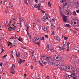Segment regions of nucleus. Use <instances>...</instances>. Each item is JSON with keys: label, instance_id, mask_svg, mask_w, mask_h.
<instances>
[{"label": "nucleus", "instance_id": "13d9d810", "mask_svg": "<svg viewBox=\"0 0 79 79\" xmlns=\"http://www.w3.org/2000/svg\"><path fill=\"white\" fill-rule=\"evenodd\" d=\"M47 79H49V76H47Z\"/></svg>", "mask_w": 79, "mask_h": 79}, {"label": "nucleus", "instance_id": "72a5a7b5", "mask_svg": "<svg viewBox=\"0 0 79 79\" xmlns=\"http://www.w3.org/2000/svg\"><path fill=\"white\" fill-rule=\"evenodd\" d=\"M73 15H74V16H76V11H74L73 12Z\"/></svg>", "mask_w": 79, "mask_h": 79}, {"label": "nucleus", "instance_id": "774afa93", "mask_svg": "<svg viewBox=\"0 0 79 79\" xmlns=\"http://www.w3.org/2000/svg\"><path fill=\"white\" fill-rule=\"evenodd\" d=\"M73 79H77V78L76 77H73Z\"/></svg>", "mask_w": 79, "mask_h": 79}, {"label": "nucleus", "instance_id": "9d476101", "mask_svg": "<svg viewBox=\"0 0 79 79\" xmlns=\"http://www.w3.org/2000/svg\"><path fill=\"white\" fill-rule=\"evenodd\" d=\"M67 57H66V55L64 54L62 56V57L63 59L64 60H65V59H66V58Z\"/></svg>", "mask_w": 79, "mask_h": 79}, {"label": "nucleus", "instance_id": "c85d7f7f", "mask_svg": "<svg viewBox=\"0 0 79 79\" xmlns=\"http://www.w3.org/2000/svg\"><path fill=\"white\" fill-rule=\"evenodd\" d=\"M35 44H37L38 45H39L40 46V42H38L37 43H35Z\"/></svg>", "mask_w": 79, "mask_h": 79}, {"label": "nucleus", "instance_id": "1a4fd4ad", "mask_svg": "<svg viewBox=\"0 0 79 79\" xmlns=\"http://www.w3.org/2000/svg\"><path fill=\"white\" fill-rule=\"evenodd\" d=\"M8 46H10H10H11V47H12L13 46H15V45H13V43L10 42H9V43H8Z\"/></svg>", "mask_w": 79, "mask_h": 79}, {"label": "nucleus", "instance_id": "7ed1b4c3", "mask_svg": "<svg viewBox=\"0 0 79 79\" xmlns=\"http://www.w3.org/2000/svg\"><path fill=\"white\" fill-rule=\"evenodd\" d=\"M43 57H44V59L46 61H49L52 60V58H51V57L49 58V57H47V56H43Z\"/></svg>", "mask_w": 79, "mask_h": 79}, {"label": "nucleus", "instance_id": "680f3d73", "mask_svg": "<svg viewBox=\"0 0 79 79\" xmlns=\"http://www.w3.org/2000/svg\"><path fill=\"white\" fill-rule=\"evenodd\" d=\"M35 2L36 3H38V1H37V0H35Z\"/></svg>", "mask_w": 79, "mask_h": 79}, {"label": "nucleus", "instance_id": "423d86ee", "mask_svg": "<svg viewBox=\"0 0 79 79\" xmlns=\"http://www.w3.org/2000/svg\"><path fill=\"white\" fill-rule=\"evenodd\" d=\"M49 61V63L50 65H53L54 62L53 60H48Z\"/></svg>", "mask_w": 79, "mask_h": 79}, {"label": "nucleus", "instance_id": "7c9ffc66", "mask_svg": "<svg viewBox=\"0 0 79 79\" xmlns=\"http://www.w3.org/2000/svg\"><path fill=\"white\" fill-rule=\"evenodd\" d=\"M54 28V26H53V25H52L51 26V29H52V30H53V29Z\"/></svg>", "mask_w": 79, "mask_h": 79}, {"label": "nucleus", "instance_id": "3c124183", "mask_svg": "<svg viewBox=\"0 0 79 79\" xmlns=\"http://www.w3.org/2000/svg\"><path fill=\"white\" fill-rule=\"evenodd\" d=\"M41 11H42V13H44H44H45V12L43 11L42 10H41Z\"/></svg>", "mask_w": 79, "mask_h": 79}, {"label": "nucleus", "instance_id": "5fc2aeb1", "mask_svg": "<svg viewBox=\"0 0 79 79\" xmlns=\"http://www.w3.org/2000/svg\"><path fill=\"white\" fill-rule=\"evenodd\" d=\"M3 51H4V49H2L1 52V53H3Z\"/></svg>", "mask_w": 79, "mask_h": 79}, {"label": "nucleus", "instance_id": "c756f323", "mask_svg": "<svg viewBox=\"0 0 79 79\" xmlns=\"http://www.w3.org/2000/svg\"><path fill=\"white\" fill-rule=\"evenodd\" d=\"M59 39H60V38L59 37H57L56 38L55 40H58Z\"/></svg>", "mask_w": 79, "mask_h": 79}, {"label": "nucleus", "instance_id": "9b49d317", "mask_svg": "<svg viewBox=\"0 0 79 79\" xmlns=\"http://www.w3.org/2000/svg\"><path fill=\"white\" fill-rule=\"evenodd\" d=\"M16 56L17 57L19 58V57H20V53L19 52H17Z\"/></svg>", "mask_w": 79, "mask_h": 79}, {"label": "nucleus", "instance_id": "0eeeda50", "mask_svg": "<svg viewBox=\"0 0 79 79\" xmlns=\"http://www.w3.org/2000/svg\"><path fill=\"white\" fill-rule=\"evenodd\" d=\"M19 59L20 60H18V62L19 63V64H21V63L24 62H25V60H22L21 59L19 58Z\"/></svg>", "mask_w": 79, "mask_h": 79}, {"label": "nucleus", "instance_id": "bb28decb", "mask_svg": "<svg viewBox=\"0 0 79 79\" xmlns=\"http://www.w3.org/2000/svg\"><path fill=\"white\" fill-rule=\"evenodd\" d=\"M10 29H12V27H11V26L10 27H9L8 28L9 31H11V30H10Z\"/></svg>", "mask_w": 79, "mask_h": 79}, {"label": "nucleus", "instance_id": "a878e982", "mask_svg": "<svg viewBox=\"0 0 79 79\" xmlns=\"http://www.w3.org/2000/svg\"><path fill=\"white\" fill-rule=\"evenodd\" d=\"M19 24L20 25H19V27H21V21L19 22Z\"/></svg>", "mask_w": 79, "mask_h": 79}, {"label": "nucleus", "instance_id": "cd10ccee", "mask_svg": "<svg viewBox=\"0 0 79 79\" xmlns=\"http://www.w3.org/2000/svg\"><path fill=\"white\" fill-rule=\"evenodd\" d=\"M34 8H38V6L37 5H35Z\"/></svg>", "mask_w": 79, "mask_h": 79}, {"label": "nucleus", "instance_id": "69168bd1", "mask_svg": "<svg viewBox=\"0 0 79 79\" xmlns=\"http://www.w3.org/2000/svg\"><path fill=\"white\" fill-rule=\"evenodd\" d=\"M2 71H3V70L1 69L0 70V73H2Z\"/></svg>", "mask_w": 79, "mask_h": 79}, {"label": "nucleus", "instance_id": "ea45409f", "mask_svg": "<svg viewBox=\"0 0 79 79\" xmlns=\"http://www.w3.org/2000/svg\"><path fill=\"white\" fill-rule=\"evenodd\" d=\"M26 31H27V34L28 35H29V32H28V31H27V29H26Z\"/></svg>", "mask_w": 79, "mask_h": 79}, {"label": "nucleus", "instance_id": "c03bdc74", "mask_svg": "<svg viewBox=\"0 0 79 79\" xmlns=\"http://www.w3.org/2000/svg\"><path fill=\"white\" fill-rule=\"evenodd\" d=\"M45 37L46 39H48V35H45Z\"/></svg>", "mask_w": 79, "mask_h": 79}, {"label": "nucleus", "instance_id": "a19ab883", "mask_svg": "<svg viewBox=\"0 0 79 79\" xmlns=\"http://www.w3.org/2000/svg\"><path fill=\"white\" fill-rule=\"evenodd\" d=\"M59 48L60 49V50H63V48H61V47H59Z\"/></svg>", "mask_w": 79, "mask_h": 79}, {"label": "nucleus", "instance_id": "f8f14e48", "mask_svg": "<svg viewBox=\"0 0 79 79\" xmlns=\"http://www.w3.org/2000/svg\"><path fill=\"white\" fill-rule=\"evenodd\" d=\"M54 66L56 67V66H58V62H55L54 63Z\"/></svg>", "mask_w": 79, "mask_h": 79}, {"label": "nucleus", "instance_id": "e2e57ef3", "mask_svg": "<svg viewBox=\"0 0 79 79\" xmlns=\"http://www.w3.org/2000/svg\"><path fill=\"white\" fill-rule=\"evenodd\" d=\"M22 48H23V49H25V50H26V48L25 47H22Z\"/></svg>", "mask_w": 79, "mask_h": 79}, {"label": "nucleus", "instance_id": "5701e85b", "mask_svg": "<svg viewBox=\"0 0 79 79\" xmlns=\"http://www.w3.org/2000/svg\"><path fill=\"white\" fill-rule=\"evenodd\" d=\"M65 44H64L63 46H62V48L63 49V50H64V49H65Z\"/></svg>", "mask_w": 79, "mask_h": 79}, {"label": "nucleus", "instance_id": "4be33fe9", "mask_svg": "<svg viewBox=\"0 0 79 79\" xmlns=\"http://www.w3.org/2000/svg\"><path fill=\"white\" fill-rule=\"evenodd\" d=\"M75 57H76V55H72L71 57V59H72V58H75Z\"/></svg>", "mask_w": 79, "mask_h": 79}, {"label": "nucleus", "instance_id": "8fccbe9b", "mask_svg": "<svg viewBox=\"0 0 79 79\" xmlns=\"http://www.w3.org/2000/svg\"><path fill=\"white\" fill-rule=\"evenodd\" d=\"M52 34H53V35H55V31H53V32L52 33Z\"/></svg>", "mask_w": 79, "mask_h": 79}, {"label": "nucleus", "instance_id": "f257e3e1", "mask_svg": "<svg viewBox=\"0 0 79 79\" xmlns=\"http://www.w3.org/2000/svg\"><path fill=\"white\" fill-rule=\"evenodd\" d=\"M60 69L61 70H65L66 71H68V70H67L68 69V67L65 65H62L60 66Z\"/></svg>", "mask_w": 79, "mask_h": 79}, {"label": "nucleus", "instance_id": "052dcab7", "mask_svg": "<svg viewBox=\"0 0 79 79\" xmlns=\"http://www.w3.org/2000/svg\"><path fill=\"white\" fill-rule=\"evenodd\" d=\"M24 18H23L22 20H21V21L22 22H23V21H24Z\"/></svg>", "mask_w": 79, "mask_h": 79}, {"label": "nucleus", "instance_id": "338daca9", "mask_svg": "<svg viewBox=\"0 0 79 79\" xmlns=\"http://www.w3.org/2000/svg\"><path fill=\"white\" fill-rule=\"evenodd\" d=\"M46 18L47 20H48V18L47 17V16L46 17Z\"/></svg>", "mask_w": 79, "mask_h": 79}, {"label": "nucleus", "instance_id": "6e6d98bb", "mask_svg": "<svg viewBox=\"0 0 79 79\" xmlns=\"http://www.w3.org/2000/svg\"><path fill=\"white\" fill-rule=\"evenodd\" d=\"M76 3L77 5H78L79 4V1H78Z\"/></svg>", "mask_w": 79, "mask_h": 79}, {"label": "nucleus", "instance_id": "2f4dec72", "mask_svg": "<svg viewBox=\"0 0 79 79\" xmlns=\"http://www.w3.org/2000/svg\"><path fill=\"white\" fill-rule=\"evenodd\" d=\"M32 40H33V42H35V37Z\"/></svg>", "mask_w": 79, "mask_h": 79}, {"label": "nucleus", "instance_id": "0e129e2a", "mask_svg": "<svg viewBox=\"0 0 79 79\" xmlns=\"http://www.w3.org/2000/svg\"><path fill=\"white\" fill-rule=\"evenodd\" d=\"M44 39H45V38H44V37H42V40H44Z\"/></svg>", "mask_w": 79, "mask_h": 79}, {"label": "nucleus", "instance_id": "4c0bfd02", "mask_svg": "<svg viewBox=\"0 0 79 79\" xmlns=\"http://www.w3.org/2000/svg\"><path fill=\"white\" fill-rule=\"evenodd\" d=\"M68 38L67 37H64V39L65 40H68Z\"/></svg>", "mask_w": 79, "mask_h": 79}, {"label": "nucleus", "instance_id": "473e14b6", "mask_svg": "<svg viewBox=\"0 0 79 79\" xmlns=\"http://www.w3.org/2000/svg\"><path fill=\"white\" fill-rule=\"evenodd\" d=\"M50 2H48V5L49 7H51V4H50Z\"/></svg>", "mask_w": 79, "mask_h": 79}, {"label": "nucleus", "instance_id": "6e6552de", "mask_svg": "<svg viewBox=\"0 0 79 79\" xmlns=\"http://www.w3.org/2000/svg\"><path fill=\"white\" fill-rule=\"evenodd\" d=\"M74 75H75V73H72L70 75H68V76H70V77H69L70 78H71V77H73Z\"/></svg>", "mask_w": 79, "mask_h": 79}, {"label": "nucleus", "instance_id": "58836bf2", "mask_svg": "<svg viewBox=\"0 0 79 79\" xmlns=\"http://www.w3.org/2000/svg\"><path fill=\"white\" fill-rule=\"evenodd\" d=\"M11 69L12 71H14V69H13V66H12L11 67Z\"/></svg>", "mask_w": 79, "mask_h": 79}, {"label": "nucleus", "instance_id": "a211bd4d", "mask_svg": "<svg viewBox=\"0 0 79 79\" xmlns=\"http://www.w3.org/2000/svg\"><path fill=\"white\" fill-rule=\"evenodd\" d=\"M42 29L44 30V31H46V30H47V28L45 27L44 26H43Z\"/></svg>", "mask_w": 79, "mask_h": 79}, {"label": "nucleus", "instance_id": "4d7b16f0", "mask_svg": "<svg viewBox=\"0 0 79 79\" xmlns=\"http://www.w3.org/2000/svg\"><path fill=\"white\" fill-rule=\"evenodd\" d=\"M60 1L61 3H63V0H60Z\"/></svg>", "mask_w": 79, "mask_h": 79}, {"label": "nucleus", "instance_id": "a18cd8bd", "mask_svg": "<svg viewBox=\"0 0 79 79\" xmlns=\"http://www.w3.org/2000/svg\"><path fill=\"white\" fill-rule=\"evenodd\" d=\"M40 2H43L44 1V0H39Z\"/></svg>", "mask_w": 79, "mask_h": 79}, {"label": "nucleus", "instance_id": "393cba45", "mask_svg": "<svg viewBox=\"0 0 79 79\" xmlns=\"http://www.w3.org/2000/svg\"><path fill=\"white\" fill-rule=\"evenodd\" d=\"M33 59L34 60V61H36V58L35 57H33Z\"/></svg>", "mask_w": 79, "mask_h": 79}, {"label": "nucleus", "instance_id": "dca6fc26", "mask_svg": "<svg viewBox=\"0 0 79 79\" xmlns=\"http://www.w3.org/2000/svg\"><path fill=\"white\" fill-rule=\"evenodd\" d=\"M5 34H3L2 33V35L1 36L2 38V39H4V38H5Z\"/></svg>", "mask_w": 79, "mask_h": 79}, {"label": "nucleus", "instance_id": "39448f33", "mask_svg": "<svg viewBox=\"0 0 79 79\" xmlns=\"http://www.w3.org/2000/svg\"><path fill=\"white\" fill-rule=\"evenodd\" d=\"M65 13L67 14L68 16H69V15H71L72 14V13H71V11L70 10H66Z\"/></svg>", "mask_w": 79, "mask_h": 79}, {"label": "nucleus", "instance_id": "b1692460", "mask_svg": "<svg viewBox=\"0 0 79 79\" xmlns=\"http://www.w3.org/2000/svg\"><path fill=\"white\" fill-rule=\"evenodd\" d=\"M65 26L68 27H70V25L67 24L65 25Z\"/></svg>", "mask_w": 79, "mask_h": 79}, {"label": "nucleus", "instance_id": "f704fd0d", "mask_svg": "<svg viewBox=\"0 0 79 79\" xmlns=\"http://www.w3.org/2000/svg\"><path fill=\"white\" fill-rule=\"evenodd\" d=\"M15 56V53H14V54H12V58H14V57L13 56Z\"/></svg>", "mask_w": 79, "mask_h": 79}, {"label": "nucleus", "instance_id": "864d4df0", "mask_svg": "<svg viewBox=\"0 0 79 79\" xmlns=\"http://www.w3.org/2000/svg\"><path fill=\"white\" fill-rule=\"evenodd\" d=\"M45 15L46 16H47L48 15V14H47V13H45Z\"/></svg>", "mask_w": 79, "mask_h": 79}, {"label": "nucleus", "instance_id": "ddd939ff", "mask_svg": "<svg viewBox=\"0 0 79 79\" xmlns=\"http://www.w3.org/2000/svg\"><path fill=\"white\" fill-rule=\"evenodd\" d=\"M37 40H40V39H41V36H38L37 37Z\"/></svg>", "mask_w": 79, "mask_h": 79}, {"label": "nucleus", "instance_id": "aec40b11", "mask_svg": "<svg viewBox=\"0 0 79 79\" xmlns=\"http://www.w3.org/2000/svg\"><path fill=\"white\" fill-rule=\"evenodd\" d=\"M16 27H17L16 26H14L12 29V31H14L15 29H16Z\"/></svg>", "mask_w": 79, "mask_h": 79}, {"label": "nucleus", "instance_id": "20e7f679", "mask_svg": "<svg viewBox=\"0 0 79 79\" xmlns=\"http://www.w3.org/2000/svg\"><path fill=\"white\" fill-rule=\"evenodd\" d=\"M47 49L48 50H50L51 52H53V50L52 49V47L49 48V45L48 44H47Z\"/></svg>", "mask_w": 79, "mask_h": 79}, {"label": "nucleus", "instance_id": "4468645a", "mask_svg": "<svg viewBox=\"0 0 79 79\" xmlns=\"http://www.w3.org/2000/svg\"><path fill=\"white\" fill-rule=\"evenodd\" d=\"M42 19H43V20L44 21V22H45V21H47V20L45 19V16H44L43 17V18H42Z\"/></svg>", "mask_w": 79, "mask_h": 79}, {"label": "nucleus", "instance_id": "09e8293b", "mask_svg": "<svg viewBox=\"0 0 79 79\" xmlns=\"http://www.w3.org/2000/svg\"><path fill=\"white\" fill-rule=\"evenodd\" d=\"M27 0L28 2L29 3H31V0Z\"/></svg>", "mask_w": 79, "mask_h": 79}, {"label": "nucleus", "instance_id": "49530a36", "mask_svg": "<svg viewBox=\"0 0 79 79\" xmlns=\"http://www.w3.org/2000/svg\"><path fill=\"white\" fill-rule=\"evenodd\" d=\"M76 11L77 13H79V10H76Z\"/></svg>", "mask_w": 79, "mask_h": 79}, {"label": "nucleus", "instance_id": "6ab92c4d", "mask_svg": "<svg viewBox=\"0 0 79 79\" xmlns=\"http://www.w3.org/2000/svg\"><path fill=\"white\" fill-rule=\"evenodd\" d=\"M75 50H79V47H76L75 48Z\"/></svg>", "mask_w": 79, "mask_h": 79}, {"label": "nucleus", "instance_id": "2eb2a0df", "mask_svg": "<svg viewBox=\"0 0 79 79\" xmlns=\"http://www.w3.org/2000/svg\"><path fill=\"white\" fill-rule=\"evenodd\" d=\"M9 8H10L13 7V5L12 4H11V3H9Z\"/></svg>", "mask_w": 79, "mask_h": 79}, {"label": "nucleus", "instance_id": "f3484780", "mask_svg": "<svg viewBox=\"0 0 79 79\" xmlns=\"http://www.w3.org/2000/svg\"><path fill=\"white\" fill-rule=\"evenodd\" d=\"M38 10H40V6H41V4H40V3H39L38 4Z\"/></svg>", "mask_w": 79, "mask_h": 79}, {"label": "nucleus", "instance_id": "de8ad7c7", "mask_svg": "<svg viewBox=\"0 0 79 79\" xmlns=\"http://www.w3.org/2000/svg\"><path fill=\"white\" fill-rule=\"evenodd\" d=\"M2 65H3V63L1 62L0 63V66H2Z\"/></svg>", "mask_w": 79, "mask_h": 79}, {"label": "nucleus", "instance_id": "412c9836", "mask_svg": "<svg viewBox=\"0 0 79 79\" xmlns=\"http://www.w3.org/2000/svg\"><path fill=\"white\" fill-rule=\"evenodd\" d=\"M39 62L40 63V64H41V66H44V65L42 64V63H43V62L42 61H39Z\"/></svg>", "mask_w": 79, "mask_h": 79}, {"label": "nucleus", "instance_id": "f03ea898", "mask_svg": "<svg viewBox=\"0 0 79 79\" xmlns=\"http://www.w3.org/2000/svg\"><path fill=\"white\" fill-rule=\"evenodd\" d=\"M61 13L62 14V15H63V21L64 22V23H66V22H67V17L63 15V14H62V12H61Z\"/></svg>", "mask_w": 79, "mask_h": 79}, {"label": "nucleus", "instance_id": "e433bc0d", "mask_svg": "<svg viewBox=\"0 0 79 79\" xmlns=\"http://www.w3.org/2000/svg\"><path fill=\"white\" fill-rule=\"evenodd\" d=\"M10 39H15V38H14V36H12L10 38Z\"/></svg>", "mask_w": 79, "mask_h": 79}, {"label": "nucleus", "instance_id": "bf43d9fd", "mask_svg": "<svg viewBox=\"0 0 79 79\" xmlns=\"http://www.w3.org/2000/svg\"><path fill=\"white\" fill-rule=\"evenodd\" d=\"M10 25H11L9 23L8 25H7V27H10Z\"/></svg>", "mask_w": 79, "mask_h": 79}, {"label": "nucleus", "instance_id": "603ef678", "mask_svg": "<svg viewBox=\"0 0 79 79\" xmlns=\"http://www.w3.org/2000/svg\"><path fill=\"white\" fill-rule=\"evenodd\" d=\"M37 40H37V37H36V38L35 37V42H37Z\"/></svg>", "mask_w": 79, "mask_h": 79}, {"label": "nucleus", "instance_id": "79ce46f5", "mask_svg": "<svg viewBox=\"0 0 79 79\" xmlns=\"http://www.w3.org/2000/svg\"><path fill=\"white\" fill-rule=\"evenodd\" d=\"M34 67V66L32 65H31V69H33V68Z\"/></svg>", "mask_w": 79, "mask_h": 79}, {"label": "nucleus", "instance_id": "c9c22d12", "mask_svg": "<svg viewBox=\"0 0 79 79\" xmlns=\"http://www.w3.org/2000/svg\"><path fill=\"white\" fill-rule=\"evenodd\" d=\"M75 30H76L77 31H78V32H79V29L78 28H75Z\"/></svg>", "mask_w": 79, "mask_h": 79}, {"label": "nucleus", "instance_id": "37998d69", "mask_svg": "<svg viewBox=\"0 0 79 79\" xmlns=\"http://www.w3.org/2000/svg\"><path fill=\"white\" fill-rule=\"evenodd\" d=\"M35 23H33V27L34 28V27H35Z\"/></svg>", "mask_w": 79, "mask_h": 79}]
</instances>
